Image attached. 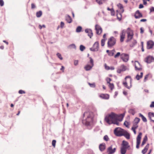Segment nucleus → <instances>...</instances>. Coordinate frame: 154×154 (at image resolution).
Masks as SVG:
<instances>
[{
	"instance_id": "nucleus-54",
	"label": "nucleus",
	"mask_w": 154,
	"mask_h": 154,
	"mask_svg": "<svg viewBox=\"0 0 154 154\" xmlns=\"http://www.w3.org/2000/svg\"><path fill=\"white\" fill-rule=\"evenodd\" d=\"M74 65L75 66H77L78 64V60H75L74 61Z\"/></svg>"
},
{
	"instance_id": "nucleus-62",
	"label": "nucleus",
	"mask_w": 154,
	"mask_h": 154,
	"mask_svg": "<svg viewBox=\"0 0 154 154\" xmlns=\"http://www.w3.org/2000/svg\"><path fill=\"white\" fill-rule=\"evenodd\" d=\"M146 20H147L146 19H141L140 20V21L141 22H146Z\"/></svg>"
},
{
	"instance_id": "nucleus-59",
	"label": "nucleus",
	"mask_w": 154,
	"mask_h": 154,
	"mask_svg": "<svg viewBox=\"0 0 154 154\" xmlns=\"http://www.w3.org/2000/svg\"><path fill=\"white\" fill-rule=\"evenodd\" d=\"M136 129L134 128H132L131 129L133 131L134 133V134H136V131H135V129Z\"/></svg>"
},
{
	"instance_id": "nucleus-51",
	"label": "nucleus",
	"mask_w": 154,
	"mask_h": 154,
	"mask_svg": "<svg viewBox=\"0 0 154 154\" xmlns=\"http://www.w3.org/2000/svg\"><path fill=\"white\" fill-rule=\"evenodd\" d=\"M89 85L91 87L94 88L95 86L94 83L91 84L90 83H88Z\"/></svg>"
},
{
	"instance_id": "nucleus-39",
	"label": "nucleus",
	"mask_w": 154,
	"mask_h": 154,
	"mask_svg": "<svg viewBox=\"0 0 154 154\" xmlns=\"http://www.w3.org/2000/svg\"><path fill=\"white\" fill-rule=\"evenodd\" d=\"M109 86L111 90H112L114 88V86L113 83H110L109 84Z\"/></svg>"
},
{
	"instance_id": "nucleus-53",
	"label": "nucleus",
	"mask_w": 154,
	"mask_h": 154,
	"mask_svg": "<svg viewBox=\"0 0 154 154\" xmlns=\"http://www.w3.org/2000/svg\"><path fill=\"white\" fill-rule=\"evenodd\" d=\"M150 107L151 108L154 107V101L152 102L151 103L150 105Z\"/></svg>"
},
{
	"instance_id": "nucleus-63",
	"label": "nucleus",
	"mask_w": 154,
	"mask_h": 154,
	"mask_svg": "<svg viewBox=\"0 0 154 154\" xmlns=\"http://www.w3.org/2000/svg\"><path fill=\"white\" fill-rule=\"evenodd\" d=\"M140 33H143V28L142 27H141L140 28Z\"/></svg>"
},
{
	"instance_id": "nucleus-47",
	"label": "nucleus",
	"mask_w": 154,
	"mask_h": 154,
	"mask_svg": "<svg viewBox=\"0 0 154 154\" xmlns=\"http://www.w3.org/2000/svg\"><path fill=\"white\" fill-rule=\"evenodd\" d=\"M120 55V52H119L117 53L114 56V57L115 58H116L119 57Z\"/></svg>"
},
{
	"instance_id": "nucleus-49",
	"label": "nucleus",
	"mask_w": 154,
	"mask_h": 154,
	"mask_svg": "<svg viewBox=\"0 0 154 154\" xmlns=\"http://www.w3.org/2000/svg\"><path fill=\"white\" fill-rule=\"evenodd\" d=\"M56 141L55 140H53L52 141V145L54 147H55Z\"/></svg>"
},
{
	"instance_id": "nucleus-55",
	"label": "nucleus",
	"mask_w": 154,
	"mask_h": 154,
	"mask_svg": "<svg viewBox=\"0 0 154 154\" xmlns=\"http://www.w3.org/2000/svg\"><path fill=\"white\" fill-rule=\"evenodd\" d=\"M64 25V23L63 22H61L60 23V27L62 28Z\"/></svg>"
},
{
	"instance_id": "nucleus-16",
	"label": "nucleus",
	"mask_w": 154,
	"mask_h": 154,
	"mask_svg": "<svg viewBox=\"0 0 154 154\" xmlns=\"http://www.w3.org/2000/svg\"><path fill=\"white\" fill-rule=\"evenodd\" d=\"M125 31L124 30H123L120 33V41L121 42H122L124 41V39L125 37Z\"/></svg>"
},
{
	"instance_id": "nucleus-4",
	"label": "nucleus",
	"mask_w": 154,
	"mask_h": 154,
	"mask_svg": "<svg viewBox=\"0 0 154 154\" xmlns=\"http://www.w3.org/2000/svg\"><path fill=\"white\" fill-rule=\"evenodd\" d=\"M90 59L89 63L91 64H87L85 65L84 68L86 71H89L91 70L94 65V61L93 59L91 57L89 58Z\"/></svg>"
},
{
	"instance_id": "nucleus-25",
	"label": "nucleus",
	"mask_w": 154,
	"mask_h": 154,
	"mask_svg": "<svg viewBox=\"0 0 154 154\" xmlns=\"http://www.w3.org/2000/svg\"><path fill=\"white\" fill-rule=\"evenodd\" d=\"M105 144L104 143H103L99 145V148L100 150L102 151L104 150L105 149Z\"/></svg>"
},
{
	"instance_id": "nucleus-28",
	"label": "nucleus",
	"mask_w": 154,
	"mask_h": 154,
	"mask_svg": "<svg viewBox=\"0 0 154 154\" xmlns=\"http://www.w3.org/2000/svg\"><path fill=\"white\" fill-rule=\"evenodd\" d=\"M147 140V137L146 135L144 137L143 140L142 142V143L141 144V146H143L144 144L146 143V141Z\"/></svg>"
},
{
	"instance_id": "nucleus-19",
	"label": "nucleus",
	"mask_w": 154,
	"mask_h": 154,
	"mask_svg": "<svg viewBox=\"0 0 154 154\" xmlns=\"http://www.w3.org/2000/svg\"><path fill=\"white\" fill-rule=\"evenodd\" d=\"M148 116L150 119L154 122V113L149 112L148 113Z\"/></svg>"
},
{
	"instance_id": "nucleus-56",
	"label": "nucleus",
	"mask_w": 154,
	"mask_h": 154,
	"mask_svg": "<svg viewBox=\"0 0 154 154\" xmlns=\"http://www.w3.org/2000/svg\"><path fill=\"white\" fill-rule=\"evenodd\" d=\"M42 27H44V28L45 27V25H43L42 26L41 25H39V28L40 29H42Z\"/></svg>"
},
{
	"instance_id": "nucleus-8",
	"label": "nucleus",
	"mask_w": 154,
	"mask_h": 154,
	"mask_svg": "<svg viewBox=\"0 0 154 154\" xmlns=\"http://www.w3.org/2000/svg\"><path fill=\"white\" fill-rule=\"evenodd\" d=\"M120 68L117 69V72L118 73H120L122 72L125 71L126 70H129V69L124 65H122L120 67Z\"/></svg>"
},
{
	"instance_id": "nucleus-41",
	"label": "nucleus",
	"mask_w": 154,
	"mask_h": 154,
	"mask_svg": "<svg viewBox=\"0 0 154 154\" xmlns=\"http://www.w3.org/2000/svg\"><path fill=\"white\" fill-rule=\"evenodd\" d=\"M57 57L61 60H62L63 59L61 55L59 53H57Z\"/></svg>"
},
{
	"instance_id": "nucleus-36",
	"label": "nucleus",
	"mask_w": 154,
	"mask_h": 154,
	"mask_svg": "<svg viewBox=\"0 0 154 154\" xmlns=\"http://www.w3.org/2000/svg\"><path fill=\"white\" fill-rule=\"evenodd\" d=\"M85 49V47L82 45H81L80 46V50L81 51H83Z\"/></svg>"
},
{
	"instance_id": "nucleus-42",
	"label": "nucleus",
	"mask_w": 154,
	"mask_h": 154,
	"mask_svg": "<svg viewBox=\"0 0 154 154\" xmlns=\"http://www.w3.org/2000/svg\"><path fill=\"white\" fill-rule=\"evenodd\" d=\"M105 40L104 39H103L101 41V45L102 46H103L105 45Z\"/></svg>"
},
{
	"instance_id": "nucleus-3",
	"label": "nucleus",
	"mask_w": 154,
	"mask_h": 154,
	"mask_svg": "<svg viewBox=\"0 0 154 154\" xmlns=\"http://www.w3.org/2000/svg\"><path fill=\"white\" fill-rule=\"evenodd\" d=\"M125 130L120 128H117L114 130V133L117 136H122Z\"/></svg>"
},
{
	"instance_id": "nucleus-35",
	"label": "nucleus",
	"mask_w": 154,
	"mask_h": 154,
	"mask_svg": "<svg viewBox=\"0 0 154 154\" xmlns=\"http://www.w3.org/2000/svg\"><path fill=\"white\" fill-rule=\"evenodd\" d=\"M123 84L125 87H126L128 89H130V88L131 87V84L130 86H128L127 83L126 82H124L123 83Z\"/></svg>"
},
{
	"instance_id": "nucleus-57",
	"label": "nucleus",
	"mask_w": 154,
	"mask_h": 154,
	"mask_svg": "<svg viewBox=\"0 0 154 154\" xmlns=\"http://www.w3.org/2000/svg\"><path fill=\"white\" fill-rule=\"evenodd\" d=\"M150 12H154V7H151L150 8Z\"/></svg>"
},
{
	"instance_id": "nucleus-24",
	"label": "nucleus",
	"mask_w": 154,
	"mask_h": 154,
	"mask_svg": "<svg viewBox=\"0 0 154 154\" xmlns=\"http://www.w3.org/2000/svg\"><path fill=\"white\" fill-rule=\"evenodd\" d=\"M149 144H148L142 150V153L143 154H145L146 152H147L148 149L149 147Z\"/></svg>"
},
{
	"instance_id": "nucleus-58",
	"label": "nucleus",
	"mask_w": 154,
	"mask_h": 154,
	"mask_svg": "<svg viewBox=\"0 0 154 154\" xmlns=\"http://www.w3.org/2000/svg\"><path fill=\"white\" fill-rule=\"evenodd\" d=\"M35 8V5L33 3L32 4H31L32 8L33 9V8Z\"/></svg>"
},
{
	"instance_id": "nucleus-43",
	"label": "nucleus",
	"mask_w": 154,
	"mask_h": 154,
	"mask_svg": "<svg viewBox=\"0 0 154 154\" xmlns=\"http://www.w3.org/2000/svg\"><path fill=\"white\" fill-rule=\"evenodd\" d=\"M106 81L107 82V84H110V82L111 81V79L109 78H107L106 79Z\"/></svg>"
},
{
	"instance_id": "nucleus-23",
	"label": "nucleus",
	"mask_w": 154,
	"mask_h": 154,
	"mask_svg": "<svg viewBox=\"0 0 154 154\" xmlns=\"http://www.w3.org/2000/svg\"><path fill=\"white\" fill-rule=\"evenodd\" d=\"M127 148L124 147L122 146L121 148V153L122 154H125L126 153Z\"/></svg>"
},
{
	"instance_id": "nucleus-10",
	"label": "nucleus",
	"mask_w": 154,
	"mask_h": 154,
	"mask_svg": "<svg viewBox=\"0 0 154 154\" xmlns=\"http://www.w3.org/2000/svg\"><path fill=\"white\" fill-rule=\"evenodd\" d=\"M142 135V133L140 132L137 138V145L136 147L137 149H138L139 148V145L140 143V140L141 138Z\"/></svg>"
},
{
	"instance_id": "nucleus-26",
	"label": "nucleus",
	"mask_w": 154,
	"mask_h": 154,
	"mask_svg": "<svg viewBox=\"0 0 154 154\" xmlns=\"http://www.w3.org/2000/svg\"><path fill=\"white\" fill-rule=\"evenodd\" d=\"M117 6L118 8L121 10V12L123 13L124 12V10L122 5L120 3H119L117 4Z\"/></svg>"
},
{
	"instance_id": "nucleus-40",
	"label": "nucleus",
	"mask_w": 154,
	"mask_h": 154,
	"mask_svg": "<svg viewBox=\"0 0 154 154\" xmlns=\"http://www.w3.org/2000/svg\"><path fill=\"white\" fill-rule=\"evenodd\" d=\"M103 139L104 140L107 141L109 140V139L107 135H105L103 137Z\"/></svg>"
},
{
	"instance_id": "nucleus-20",
	"label": "nucleus",
	"mask_w": 154,
	"mask_h": 154,
	"mask_svg": "<svg viewBox=\"0 0 154 154\" xmlns=\"http://www.w3.org/2000/svg\"><path fill=\"white\" fill-rule=\"evenodd\" d=\"M100 97L102 99H108L109 98V95L107 94H103L100 95Z\"/></svg>"
},
{
	"instance_id": "nucleus-48",
	"label": "nucleus",
	"mask_w": 154,
	"mask_h": 154,
	"mask_svg": "<svg viewBox=\"0 0 154 154\" xmlns=\"http://www.w3.org/2000/svg\"><path fill=\"white\" fill-rule=\"evenodd\" d=\"M18 93L20 94H25V92L24 91H23L22 90H20L19 91Z\"/></svg>"
},
{
	"instance_id": "nucleus-50",
	"label": "nucleus",
	"mask_w": 154,
	"mask_h": 154,
	"mask_svg": "<svg viewBox=\"0 0 154 154\" xmlns=\"http://www.w3.org/2000/svg\"><path fill=\"white\" fill-rule=\"evenodd\" d=\"M149 74H147L145 76L144 79V82H145L147 80V79L149 77Z\"/></svg>"
},
{
	"instance_id": "nucleus-60",
	"label": "nucleus",
	"mask_w": 154,
	"mask_h": 154,
	"mask_svg": "<svg viewBox=\"0 0 154 154\" xmlns=\"http://www.w3.org/2000/svg\"><path fill=\"white\" fill-rule=\"evenodd\" d=\"M133 45L132 46H133L136 44L137 43V41L136 40H134L133 41Z\"/></svg>"
},
{
	"instance_id": "nucleus-38",
	"label": "nucleus",
	"mask_w": 154,
	"mask_h": 154,
	"mask_svg": "<svg viewBox=\"0 0 154 154\" xmlns=\"http://www.w3.org/2000/svg\"><path fill=\"white\" fill-rule=\"evenodd\" d=\"M124 125L127 127L129 128V125H130V124L129 123V122L126 121H125L124 123Z\"/></svg>"
},
{
	"instance_id": "nucleus-64",
	"label": "nucleus",
	"mask_w": 154,
	"mask_h": 154,
	"mask_svg": "<svg viewBox=\"0 0 154 154\" xmlns=\"http://www.w3.org/2000/svg\"><path fill=\"white\" fill-rule=\"evenodd\" d=\"M143 3L144 5H146L147 4V2H146V0H143Z\"/></svg>"
},
{
	"instance_id": "nucleus-44",
	"label": "nucleus",
	"mask_w": 154,
	"mask_h": 154,
	"mask_svg": "<svg viewBox=\"0 0 154 154\" xmlns=\"http://www.w3.org/2000/svg\"><path fill=\"white\" fill-rule=\"evenodd\" d=\"M138 127V125H137V124H136L133 123V127L132 128H134L135 129L137 128Z\"/></svg>"
},
{
	"instance_id": "nucleus-9",
	"label": "nucleus",
	"mask_w": 154,
	"mask_h": 154,
	"mask_svg": "<svg viewBox=\"0 0 154 154\" xmlns=\"http://www.w3.org/2000/svg\"><path fill=\"white\" fill-rule=\"evenodd\" d=\"M128 30H129V31H128L127 32L128 34V39L127 41V42L131 40L133 37V34L132 31L129 28H128Z\"/></svg>"
},
{
	"instance_id": "nucleus-5",
	"label": "nucleus",
	"mask_w": 154,
	"mask_h": 154,
	"mask_svg": "<svg viewBox=\"0 0 154 154\" xmlns=\"http://www.w3.org/2000/svg\"><path fill=\"white\" fill-rule=\"evenodd\" d=\"M116 42V40L115 38L113 37H111L109 39L107 42L108 47H112L115 44Z\"/></svg>"
},
{
	"instance_id": "nucleus-1",
	"label": "nucleus",
	"mask_w": 154,
	"mask_h": 154,
	"mask_svg": "<svg viewBox=\"0 0 154 154\" xmlns=\"http://www.w3.org/2000/svg\"><path fill=\"white\" fill-rule=\"evenodd\" d=\"M93 117L92 112L87 111L84 113L82 123L86 125L89 129H91L94 125L93 122Z\"/></svg>"
},
{
	"instance_id": "nucleus-11",
	"label": "nucleus",
	"mask_w": 154,
	"mask_h": 154,
	"mask_svg": "<svg viewBox=\"0 0 154 154\" xmlns=\"http://www.w3.org/2000/svg\"><path fill=\"white\" fill-rule=\"evenodd\" d=\"M134 66L136 70L141 71L142 69V66L138 61H135Z\"/></svg>"
},
{
	"instance_id": "nucleus-45",
	"label": "nucleus",
	"mask_w": 154,
	"mask_h": 154,
	"mask_svg": "<svg viewBox=\"0 0 154 154\" xmlns=\"http://www.w3.org/2000/svg\"><path fill=\"white\" fill-rule=\"evenodd\" d=\"M111 11V15L112 16H114L115 14V11L113 8H112V9H111V10L110 11Z\"/></svg>"
},
{
	"instance_id": "nucleus-27",
	"label": "nucleus",
	"mask_w": 154,
	"mask_h": 154,
	"mask_svg": "<svg viewBox=\"0 0 154 154\" xmlns=\"http://www.w3.org/2000/svg\"><path fill=\"white\" fill-rule=\"evenodd\" d=\"M65 19L66 21L69 23H70L72 21L71 18L69 15L66 17Z\"/></svg>"
},
{
	"instance_id": "nucleus-14",
	"label": "nucleus",
	"mask_w": 154,
	"mask_h": 154,
	"mask_svg": "<svg viewBox=\"0 0 154 154\" xmlns=\"http://www.w3.org/2000/svg\"><path fill=\"white\" fill-rule=\"evenodd\" d=\"M145 61L147 63H150L154 61V58L151 56H148L145 59Z\"/></svg>"
},
{
	"instance_id": "nucleus-21",
	"label": "nucleus",
	"mask_w": 154,
	"mask_h": 154,
	"mask_svg": "<svg viewBox=\"0 0 154 154\" xmlns=\"http://www.w3.org/2000/svg\"><path fill=\"white\" fill-rule=\"evenodd\" d=\"M122 136H124L127 139H130V135L125 130L124 132H123Z\"/></svg>"
},
{
	"instance_id": "nucleus-15",
	"label": "nucleus",
	"mask_w": 154,
	"mask_h": 154,
	"mask_svg": "<svg viewBox=\"0 0 154 154\" xmlns=\"http://www.w3.org/2000/svg\"><path fill=\"white\" fill-rule=\"evenodd\" d=\"M154 45V42L152 41H149L147 42V48L150 49L152 48Z\"/></svg>"
},
{
	"instance_id": "nucleus-29",
	"label": "nucleus",
	"mask_w": 154,
	"mask_h": 154,
	"mask_svg": "<svg viewBox=\"0 0 154 154\" xmlns=\"http://www.w3.org/2000/svg\"><path fill=\"white\" fill-rule=\"evenodd\" d=\"M139 117L141 118L142 120L144 122H147V120L146 118L141 113H139Z\"/></svg>"
},
{
	"instance_id": "nucleus-22",
	"label": "nucleus",
	"mask_w": 154,
	"mask_h": 154,
	"mask_svg": "<svg viewBox=\"0 0 154 154\" xmlns=\"http://www.w3.org/2000/svg\"><path fill=\"white\" fill-rule=\"evenodd\" d=\"M122 146H124L127 148L130 147V146L128 144V143L125 140H123L122 141Z\"/></svg>"
},
{
	"instance_id": "nucleus-17",
	"label": "nucleus",
	"mask_w": 154,
	"mask_h": 154,
	"mask_svg": "<svg viewBox=\"0 0 154 154\" xmlns=\"http://www.w3.org/2000/svg\"><path fill=\"white\" fill-rule=\"evenodd\" d=\"M85 32L86 33L88 34V36L91 38L93 35L92 30L91 29H86L85 30Z\"/></svg>"
},
{
	"instance_id": "nucleus-46",
	"label": "nucleus",
	"mask_w": 154,
	"mask_h": 154,
	"mask_svg": "<svg viewBox=\"0 0 154 154\" xmlns=\"http://www.w3.org/2000/svg\"><path fill=\"white\" fill-rule=\"evenodd\" d=\"M104 66H105V69L107 70H109V69H110V67L109 66H107L106 64L105 63L104 64Z\"/></svg>"
},
{
	"instance_id": "nucleus-13",
	"label": "nucleus",
	"mask_w": 154,
	"mask_h": 154,
	"mask_svg": "<svg viewBox=\"0 0 154 154\" xmlns=\"http://www.w3.org/2000/svg\"><path fill=\"white\" fill-rule=\"evenodd\" d=\"M95 27L97 34L98 35L100 34L102 31L101 27L97 24L95 25Z\"/></svg>"
},
{
	"instance_id": "nucleus-31",
	"label": "nucleus",
	"mask_w": 154,
	"mask_h": 154,
	"mask_svg": "<svg viewBox=\"0 0 154 154\" xmlns=\"http://www.w3.org/2000/svg\"><path fill=\"white\" fill-rule=\"evenodd\" d=\"M42 12L41 11H39L36 12V17H40L42 15Z\"/></svg>"
},
{
	"instance_id": "nucleus-18",
	"label": "nucleus",
	"mask_w": 154,
	"mask_h": 154,
	"mask_svg": "<svg viewBox=\"0 0 154 154\" xmlns=\"http://www.w3.org/2000/svg\"><path fill=\"white\" fill-rule=\"evenodd\" d=\"M134 17L136 19H138L142 17L143 16L139 11L137 10L135 12Z\"/></svg>"
},
{
	"instance_id": "nucleus-7",
	"label": "nucleus",
	"mask_w": 154,
	"mask_h": 154,
	"mask_svg": "<svg viewBox=\"0 0 154 154\" xmlns=\"http://www.w3.org/2000/svg\"><path fill=\"white\" fill-rule=\"evenodd\" d=\"M116 147H113L112 145L109 146L107 149V154H113L116 152Z\"/></svg>"
},
{
	"instance_id": "nucleus-61",
	"label": "nucleus",
	"mask_w": 154,
	"mask_h": 154,
	"mask_svg": "<svg viewBox=\"0 0 154 154\" xmlns=\"http://www.w3.org/2000/svg\"><path fill=\"white\" fill-rule=\"evenodd\" d=\"M143 6L142 4H140L139 5V8H143Z\"/></svg>"
},
{
	"instance_id": "nucleus-37",
	"label": "nucleus",
	"mask_w": 154,
	"mask_h": 154,
	"mask_svg": "<svg viewBox=\"0 0 154 154\" xmlns=\"http://www.w3.org/2000/svg\"><path fill=\"white\" fill-rule=\"evenodd\" d=\"M69 47L70 48H74L75 49H76V47L75 45L74 44H72L69 45Z\"/></svg>"
},
{
	"instance_id": "nucleus-30",
	"label": "nucleus",
	"mask_w": 154,
	"mask_h": 154,
	"mask_svg": "<svg viewBox=\"0 0 154 154\" xmlns=\"http://www.w3.org/2000/svg\"><path fill=\"white\" fill-rule=\"evenodd\" d=\"M143 75V73L142 72H141L140 73V75H139V74H137L136 75V79L137 80H138L140 79L142 77Z\"/></svg>"
},
{
	"instance_id": "nucleus-32",
	"label": "nucleus",
	"mask_w": 154,
	"mask_h": 154,
	"mask_svg": "<svg viewBox=\"0 0 154 154\" xmlns=\"http://www.w3.org/2000/svg\"><path fill=\"white\" fill-rule=\"evenodd\" d=\"M82 27L81 26H78L76 28V31L77 32H80L82 30Z\"/></svg>"
},
{
	"instance_id": "nucleus-52",
	"label": "nucleus",
	"mask_w": 154,
	"mask_h": 154,
	"mask_svg": "<svg viewBox=\"0 0 154 154\" xmlns=\"http://www.w3.org/2000/svg\"><path fill=\"white\" fill-rule=\"evenodd\" d=\"M4 2L3 0H0V5L1 6H2L4 5Z\"/></svg>"
},
{
	"instance_id": "nucleus-33",
	"label": "nucleus",
	"mask_w": 154,
	"mask_h": 154,
	"mask_svg": "<svg viewBox=\"0 0 154 154\" xmlns=\"http://www.w3.org/2000/svg\"><path fill=\"white\" fill-rule=\"evenodd\" d=\"M115 52V50H113L110 51L109 53V55L110 56H112L113 55L114 52Z\"/></svg>"
},
{
	"instance_id": "nucleus-2",
	"label": "nucleus",
	"mask_w": 154,
	"mask_h": 154,
	"mask_svg": "<svg viewBox=\"0 0 154 154\" xmlns=\"http://www.w3.org/2000/svg\"><path fill=\"white\" fill-rule=\"evenodd\" d=\"M119 116L113 112H112L105 118V120L108 124H113L119 125V123L117 121L119 120Z\"/></svg>"
},
{
	"instance_id": "nucleus-6",
	"label": "nucleus",
	"mask_w": 154,
	"mask_h": 154,
	"mask_svg": "<svg viewBox=\"0 0 154 154\" xmlns=\"http://www.w3.org/2000/svg\"><path fill=\"white\" fill-rule=\"evenodd\" d=\"M99 45L98 42H96L94 44L93 47L90 48L91 51H97L99 50Z\"/></svg>"
},
{
	"instance_id": "nucleus-12",
	"label": "nucleus",
	"mask_w": 154,
	"mask_h": 154,
	"mask_svg": "<svg viewBox=\"0 0 154 154\" xmlns=\"http://www.w3.org/2000/svg\"><path fill=\"white\" fill-rule=\"evenodd\" d=\"M121 58L124 62H126L128 61L129 57L128 54L123 53L121 55Z\"/></svg>"
},
{
	"instance_id": "nucleus-34",
	"label": "nucleus",
	"mask_w": 154,
	"mask_h": 154,
	"mask_svg": "<svg viewBox=\"0 0 154 154\" xmlns=\"http://www.w3.org/2000/svg\"><path fill=\"white\" fill-rule=\"evenodd\" d=\"M140 120V119L139 118H136L134 120V123L138 124Z\"/></svg>"
}]
</instances>
